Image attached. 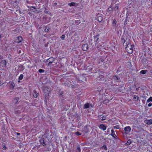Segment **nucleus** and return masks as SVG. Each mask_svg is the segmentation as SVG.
Masks as SVG:
<instances>
[{
  "label": "nucleus",
  "instance_id": "nucleus-42",
  "mask_svg": "<svg viewBox=\"0 0 152 152\" xmlns=\"http://www.w3.org/2000/svg\"><path fill=\"white\" fill-rule=\"evenodd\" d=\"M112 9H113L112 8L110 7V8H108V11H111L112 10Z\"/></svg>",
  "mask_w": 152,
  "mask_h": 152
},
{
  "label": "nucleus",
  "instance_id": "nucleus-29",
  "mask_svg": "<svg viewBox=\"0 0 152 152\" xmlns=\"http://www.w3.org/2000/svg\"><path fill=\"white\" fill-rule=\"evenodd\" d=\"M131 140L129 139V140L126 143V144L127 145H129L131 143Z\"/></svg>",
  "mask_w": 152,
  "mask_h": 152
},
{
  "label": "nucleus",
  "instance_id": "nucleus-47",
  "mask_svg": "<svg viewBox=\"0 0 152 152\" xmlns=\"http://www.w3.org/2000/svg\"><path fill=\"white\" fill-rule=\"evenodd\" d=\"M21 50H19L18 52L19 53H21Z\"/></svg>",
  "mask_w": 152,
  "mask_h": 152
},
{
  "label": "nucleus",
  "instance_id": "nucleus-10",
  "mask_svg": "<svg viewBox=\"0 0 152 152\" xmlns=\"http://www.w3.org/2000/svg\"><path fill=\"white\" fill-rule=\"evenodd\" d=\"M22 39H23L21 37H18L15 40V42L18 43H19L22 40Z\"/></svg>",
  "mask_w": 152,
  "mask_h": 152
},
{
  "label": "nucleus",
  "instance_id": "nucleus-24",
  "mask_svg": "<svg viewBox=\"0 0 152 152\" xmlns=\"http://www.w3.org/2000/svg\"><path fill=\"white\" fill-rule=\"evenodd\" d=\"M76 4L75 2H71L68 4V5L70 6H76Z\"/></svg>",
  "mask_w": 152,
  "mask_h": 152
},
{
  "label": "nucleus",
  "instance_id": "nucleus-53",
  "mask_svg": "<svg viewBox=\"0 0 152 152\" xmlns=\"http://www.w3.org/2000/svg\"><path fill=\"white\" fill-rule=\"evenodd\" d=\"M1 38V35L0 34V39Z\"/></svg>",
  "mask_w": 152,
  "mask_h": 152
},
{
  "label": "nucleus",
  "instance_id": "nucleus-8",
  "mask_svg": "<svg viewBox=\"0 0 152 152\" xmlns=\"http://www.w3.org/2000/svg\"><path fill=\"white\" fill-rule=\"evenodd\" d=\"M6 64L7 62L5 60H3L1 61L0 64V66H1L3 67H4L6 66Z\"/></svg>",
  "mask_w": 152,
  "mask_h": 152
},
{
  "label": "nucleus",
  "instance_id": "nucleus-15",
  "mask_svg": "<svg viewBox=\"0 0 152 152\" xmlns=\"http://www.w3.org/2000/svg\"><path fill=\"white\" fill-rule=\"evenodd\" d=\"M129 15H127V14H126V19L125 20L124 22L125 25H126V24H127V23L129 22Z\"/></svg>",
  "mask_w": 152,
  "mask_h": 152
},
{
  "label": "nucleus",
  "instance_id": "nucleus-19",
  "mask_svg": "<svg viewBox=\"0 0 152 152\" xmlns=\"http://www.w3.org/2000/svg\"><path fill=\"white\" fill-rule=\"evenodd\" d=\"M99 35H97L95 36L94 37V40L95 42H96L99 39Z\"/></svg>",
  "mask_w": 152,
  "mask_h": 152
},
{
  "label": "nucleus",
  "instance_id": "nucleus-21",
  "mask_svg": "<svg viewBox=\"0 0 152 152\" xmlns=\"http://www.w3.org/2000/svg\"><path fill=\"white\" fill-rule=\"evenodd\" d=\"M99 118L102 120H104L106 119V117L105 116H104L102 115H100L99 116Z\"/></svg>",
  "mask_w": 152,
  "mask_h": 152
},
{
  "label": "nucleus",
  "instance_id": "nucleus-37",
  "mask_svg": "<svg viewBox=\"0 0 152 152\" xmlns=\"http://www.w3.org/2000/svg\"><path fill=\"white\" fill-rule=\"evenodd\" d=\"M114 128V129H118L119 128V125H117V126H114L113 128Z\"/></svg>",
  "mask_w": 152,
  "mask_h": 152
},
{
  "label": "nucleus",
  "instance_id": "nucleus-35",
  "mask_svg": "<svg viewBox=\"0 0 152 152\" xmlns=\"http://www.w3.org/2000/svg\"><path fill=\"white\" fill-rule=\"evenodd\" d=\"M75 24L77 25H78V24L80 23V20H77L75 21Z\"/></svg>",
  "mask_w": 152,
  "mask_h": 152
},
{
  "label": "nucleus",
  "instance_id": "nucleus-14",
  "mask_svg": "<svg viewBox=\"0 0 152 152\" xmlns=\"http://www.w3.org/2000/svg\"><path fill=\"white\" fill-rule=\"evenodd\" d=\"M145 122L148 125H151L152 124V119L146 120L145 121Z\"/></svg>",
  "mask_w": 152,
  "mask_h": 152
},
{
  "label": "nucleus",
  "instance_id": "nucleus-20",
  "mask_svg": "<svg viewBox=\"0 0 152 152\" xmlns=\"http://www.w3.org/2000/svg\"><path fill=\"white\" fill-rule=\"evenodd\" d=\"M90 104L89 103H86L84 105V109H87L90 107Z\"/></svg>",
  "mask_w": 152,
  "mask_h": 152
},
{
  "label": "nucleus",
  "instance_id": "nucleus-52",
  "mask_svg": "<svg viewBox=\"0 0 152 152\" xmlns=\"http://www.w3.org/2000/svg\"><path fill=\"white\" fill-rule=\"evenodd\" d=\"M140 129H141L140 131H141V130H142V128H141Z\"/></svg>",
  "mask_w": 152,
  "mask_h": 152
},
{
  "label": "nucleus",
  "instance_id": "nucleus-33",
  "mask_svg": "<svg viewBox=\"0 0 152 152\" xmlns=\"http://www.w3.org/2000/svg\"><path fill=\"white\" fill-rule=\"evenodd\" d=\"M19 68L21 70H23L24 69V66L22 65H20V66L19 67Z\"/></svg>",
  "mask_w": 152,
  "mask_h": 152
},
{
  "label": "nucleus",
  "instance_id": "nucleus-46",
  "mask_svg": "<svg viewBox=\"0 0 152 152\" xmlns=\"http://www.w3.org/2000/svg\"><path fill=\"white\" fill-rule=\"evenodd\" d=\"M57 5V3L56 2H54L53 4V5L54 6H56Z\"/></svg>",
  "mask_w": 152,
  "mask_h": 152
},
{
  "label": "nucleus",
  "instance_id": "nucleus-39",
  "mask_svg": "<svg viewBox=\"0 0 152 152\" xmlns=\"http://www.w3.org/2000/svg\"><path fill=\"white\" fill-rule=\"evenodd\" d=\"M46 13H48V10L47 8H45V10L44 11Z\"/></svg>",
  "mask_w": 152,
  "mask_h": 152
},
{
  "label": "nucleus",
  "instance_id": "nucleus-38",
  "mask_svg": "<svg viewBox=\"0 0 152 152\" xmlns=\"http://www.w3.org/2000/svg\"><path fill=\"white\" fill-rule=\"evenodd\" d=\"M40 73H43L44 72V70L42 69H40L39 70Z\"/></svg>",
  "mask_w": 152,
  "mask_h": 152
},
{
  "label": "nucleus",
  "instance_id": "nucleus-23",
  "mask_svg": "<svg viewBox=\"0 0 152 152\" xmlns=\"http://www.w3.org/2000/svg\"><path fill=\"white\" fill-rule=\"evenodd\" d=\"M30 10L31 11L33 12H35V11L33 10V9L35 10V11H37V10H36V8L32 6L30 7Z\"/></svg>",
  "mask_w": 152,
  "mask_h": 152
},
{
  "label": "nucleus",
  "instance_id": "nucleus-27",
  "mask_svg": "<svg viewBox=\"0 0 152 152\" xmlns=\"http://www.w3.org/2000/svg\"><path fill=\"white\" fill-rule=\"evenodd\" d=\"M49 27L48 26H46L44 30V31L45 32H48L49 31Z\"/></svg>",
  "mask_w": 152,
  "mask_h": 152
},
{
  "label": "nucleus",
  "instance_id": "nucleus-7",
  "mask_svg": "<svg viewBox=\"0 0 152 152\" xmlns=\"http://www.w3.org/2000/svg\"><path fill=\"white\" fill-rule=\"evenodd\" d=\"M88 45L87 44H83L82 47V49L84 51L87 50L88 49Z\"/></svg>",
  "mask_w": 152,
  "mask_h": 152
},
{
  "label": "nucleus",
  "instance_id": "nucleus-43",
  "mask_svg": "<svg viewBox=\"0 0 152 152\" xmlns=\"http://www.w3.org/2000/svg\"><path fill=\"white\" fill-rule=\"evenodd\" d=\"M116 23H117V22H116V20H114L113 21V23L116 24Z\"/></svg>",
  "mask_w": 152,
  "mask_h": 152
},
{
  "label": "nucleus",
  "instance_id": "nucleus-34",
  "mask_svg": "<svg viewBox=\"0 0 152 152\" xmlns=\"http://www.w3.org/2000/svg\"><path fill=\"white\" fill-rule=\"evenodd\" d=\"M118 6L117 5H115V7L114 8V9L115 11H116L118 9Z\"/></svg>",
  "mask_w": 152,
  "mask_h": 152
},
{
  "label": "nucleus",
  "instance_id": "nucleus-26",
  "mask_svg": "<svg viewBox=\"0 0 152 152\" xmlns=\"http://www.w3.org/2000/svg\"><path fill=\"white\" fill-rule=\"evenodd\" d=\"M147 71V70H142L140 71V73L142 74H144L146 73Z\"/></svg>",
  "mask_w": 152,
  "mask_h": 152
},
{
  "label": "nucleus",
  "instance_id": "nucleus-41",
  "mask_svg": "<svg viewBox=\"0 0 152 152\" xmlns=\"http://www.w3.org/2000/svg\"><path fill=\"white\" fill-rule=\"evenodd\" d=\"M103 77V76L102 75H99V77H98V78H102Z\"/></svg>",
  "mask_w": 152,
  "mask_h": 152
},
{
  "label": "nucleus",
  "instance_id": "nucleus-49",
  "mask_svg": "<svg viewBox=\"0 0 152 152\" xmlns=\"http://www.w3.org/2000/svg\"><path fill=\"white\" fill-rule=\"evenodd\" d=\"M2 84L1 82L0 81V86Z\"/></svg>",
  "mask_w": 152,
  "mask_h": 152
},
{
  "label": "nucleus",
  "instance_id": "nucleus-5",
  "mask_svg": "<svg viewBox=\"0 0 152 152\" xmlns=\"http://www.w3.org/2000/svg\"><path fill=\"white\" fill-rule=\"evenodd\" d=\"M131 128L130 126H126L124 128V130L125 131V134H129L130 132Z\"/></svg>",
  "mask_w": 152,
  "mask_h": 152
},
{
  "label": "nucleus",
  "instance_id": "nucleus-4",
  "mask_svg": "<svg viewBox=\"0 0 152 152\" xmlns=\"http://www.w3.org/2000/svg\"><path fill=\"white\" fill-rule=\"evenodd\" d=\"M56 59V58L53 57H50L48 59H47L46 62H48V66L51 65V64L53 63H55V60ZM56 64L57 62H56Z\"/></svg>",
  "mask_w": 152,
  "mask_h": 152
},
{
  "label": "nucleus",
  "instance_id": "nucleus-16",
  "mask_svg": "<svg viewBox=\"0 0 152 152\" xmlns=\"http://www.w3.org/2000/svg\"><path fill=\"white\" fill-rule=\"evenodd\" d=\"M33 97L35 98H36L38 96V94L37 92L35 90H34L33 91Z\"/></svg>",
  "mask_w": 152,
  "mask_h": 152
},
{
  "label": "nucleus",
  "instance_id": "nucleus-13",
  "mask_svg": "<svg viewBox=\"0 0 152 152\" xmlns=\"http://www.w3.org/2000/svg\"><path fill=\"white\" fill-rule=\"evenodd\" d=\"M113 78L114 80L115 81L118 82L120 81V77L117 76H114Z\"/></svg>",
  "mask_w": 152,
  "mask_h": 152
},
{
  "label": "nucleus",
  "instance_id": "nucleus-6",
  "mask_svg": "<svg viewBox=\"0 0 152 152\" xmlns=\"http://www.w3.org/2000/svg\"><path fill=\"white\" fill-rule=\"evenodd\" d=\"M19 100V97H15L12 100V103L14 104H18V101Z\"/></svg>",
  "mask_w": 152,
  "mask_h": 152
},
{
  "label": "nucleus",
  "instance_id": "nucleus-36",
  "mask_svg": "<svg viewBox=\"0 0 152 152\" xmlns=\"http://www.w3.org/2000/svg\"><path fill=\"white\" fill-rule=\"evenodd\" d=\"M75 134L77 135V136H79L81 135V133H80L79 132H77L75 133Z\"/></svg>",
  "mask_w": 152,
  "mask_h": 152
},
{
  "label": "nucleus",
  "instance_id": "nucleus-55",
  "mask_svg": "<svg viewBox=\"0 0 152 152\" xmlns=\"http://www.w3.org/2000/svg\"><path fill=\"white\" fill-rule=\"evenodd\" d=\"M1 10H0V13H1Z\"/></svg>",
  "mask_w": 152,
  "mask_h": 152
},
{
  "label": "nucleus",
  "instance_id": "nucleus-50",
  "mask_svg": "<svg viewBox=\"0 0 152 152\" xmlns=\"http://www.w3.org/2000/svg\"><path fill=\"white\" fill-rule=\"evenodd\" d=\"M101 61H102L103 62L104 60L103 59H102V60H101Z\"/></svg>",
  "mask_w": 152,
  "mask_h": 152
},
{
  "label": "nucleus",
  "instance_id": "nucleus-32",
  "mask_svg": "<svg viewBox=\"0 0 152 152\" xmlns=\"http://www.w3.org/2000/svg\"><path fill=\"white\" fill-rule=\"evenodd\" d=\"M23 77V74H21L19 77V79L20 80H22Z\"/></svg>",
  "mask_w": 152,
  "mask_h": 152
},
{
  "label": "nucleus",
  "instance_id": "nucleus-25",
  "mask_svg": "<svg viewBox=\"0 0 152 152\" xmlns=\"http://www.w3.org/2000/svg\"><path fill=\"white\" fill-rule=\"evenodd\" d=\"M99 138H100V140L101 141H103L104 140H106L104 138V137L102 136H101L99 137Z\"/></svg>",
  "mask_w": 152,
  "mask_h": 152
},
{
  "label": "nucleus",
  "instance_id": "nucleus-30",
  "mask_svg": "<svg viewBox=\"0 0 152 152\" xmlns=\"http://www.w3.org/2000/svg\"><path fill=\"white\" fill-rule=\"evenodd\" d=\"M139 97L137 95H134L133 96V99H136L137 100L138 99Z\"/></svg>",
  "mask_w": 152,
  "mask_h": 152
},
{
  "label": "nucleus",
  "instance_id": "nucleus-1",
  "mask_svg": "<svg viewBox=\"0 0 152 152\" xmlns=\"http://www.w3.org/2000/svg\"><path fill=\"white\" fill-rule=\"evenodd\" d=\"M84 69L88 71V72H94L95 73H97L98 71L96 67L91 65L84 66Z\"/></svg>",
  "mask_w": 152,
  "mask_h": 152
},
{
  "label": "nucleus",
  "instance_id": "nucleus-45",
  "mask_svg": "<svg viewBox=\"0 0 152 152\" xmlns=\"http://www.w3.org/2000/svg\"><path fill=\"white\" fill-rule=\"evenodd\" d=\"M152 103H149V104H148V106H149V107H151L152 106Z\"/></svg>",
  "mask_w": 152,
  "mask_h": 152
},
{
  "label": "nucleus",
  "instance_id": "nucleus-54",
  "mask_svg": "<svg viewBox=\"0 0 152 152\" xmlns=\"http://www.w3.org/2000/svg\"><path fill=\"white\" fill-rule=\"evenodd\" d=\"M1 56H0V59H1Z\"/></svg>",
  "mask_w": 152,
  "mask_h": 152
},
{
  "label": "nucleus",
  "instance_id": "nucleus-31",
  "mask_svg": "<svg viewBox=\"0 0 152 152\" xmlns=\"http://www.w3.org/2000/svg\"><path fill=\"white\" fill-rule=\"evenodd\" d=\"M102 149H104L105 150H107V147L105 145H104L102 147Z\"/></svg>",
  "mask_w": 152,
  "mask_h": 152
},
{
  "label": "nucleus",
  "instance_id": "nucleus-48",
  "mask_svg": "<svg viewBox=\"0 0 152 152\" xmlns=\"http://www.w3.org/2000/svg\"><path fill=\"white\" fill-rule=\"evenodd\" d=\"M16 134H17V135H20V133H17Z\"/></svg>",
  "mask_w": 152,
  "mask_h": 152
},
{
  "label": "nucleus",
  "instance_id": "nucleus-22",
  "mask_svg": "<svg viewBox=\"0 0 152 152\" xmlns=\"http://www.w3.org/2000/svg\"><path fill=\"white\" fill-rule=\"evenodd\" d=\"M76 152H81V149L80 145H77V146Z\"/></svg>",
  "mask_w": 152,
  "mask_h": 152
},
{
  "label": "nucleus",
  "instance_id": "nucleus-12",
  "mask_svg": "<svg viewBox=\"0 0 152 152\" xmlns=\"http://www.w3.org/2000/svg\"><path fill=\"white\" fill-rule=\"evenodd\" d=\"M100 15L98 14L97 15V20L99 22H100L103 20V18L102 16H99Z\"/></svg>",
  "mask_w": 152,
  "mask_h": 152
},
{
  "label": "nucleus",
  "instance_id": "nucleus-28",
  "mask_svg": "<svg viewBox=\"0 0 152 152\" xmlns=\"http://www.w3.org/2000/svg\"><path fill=\"white\" fill-rule=\"evenodd\" d=\"M150 102H152V97H150L147 101V103H148Z\"/></svg>",
  "mask_w": 152,
  "mask_h": 152
},
{
  "label": "nucleus",
  "instance_id": "nucleus-2",
  "mask_svg": "<svg viewBox=\"0 0 152 152\" xmlns=\"http://www.w3.org/2000/svg\"><path fill=\"white\" fill-rule=\"evenodd\" d=\"M126 47L125 48L127 52L130 53H131L133 52V48L132 45L129 43V42L127 44Z\"/></svg>",
  "mask_w": 152,
  "mask_h": 152
},
{
  "label": "nucleus",
  "instance_id": "nucleus-9",
  "mask_svg": "<svg viewBox=\"0 0 152 152\" xmlns=\"http://www.w3.org/2000/svg\"><path fill=\"white\" fill-rule=\"evenodd\" d=\"M110 135L112 136L114 139L118 138V137L115 133L113 129L111 130V133Z\"/></svg>",
  "mask_w": 152,
  "mask_h": 152
},
{
  "label": "nucleus",
  "instance_id": "nucleus-17",
  "mask_svg": "<svg viewBox=\"0 0 152 152\" xmlns=\"http://www.w3.org/2000/svg\"><path fill=\"white\" fill-rule=\"evenodd\" d=\"M39 141L41 144H42L43 146H45L46 144L44 141V139H40L39 140Z\"/></svg>",
  "mask_w": 152,
  "mask_h": 152
},
{
  "label": "nucleus",
  "instance_id": "nucleus-40",
  "mask_svg": "<svg viewBox=\"0 0 152 152\" xmlns=\"http://www.w3.org/2000/svg\"><path fill=\"white\" fill-rule=\"evenodd\" d=\"M65 35H62L61 38L63 40L65 38Z\"/></svg>",
  "mask_w": 152,
  "mask_h": 152
},
{
  "label": "nucleus",
  "instance_id": "nucleus-51",
  "mask_svg": "<svg viewBox=\"0 0 152 152\" xmlns=\"http://www.w3.org/2000/svg\"><path fill=\"white\" fill-rule=\"evenodd\" d=\"M79 81H82V80H79Z\"/></svg>",
  "mask_w": 152,
  "mask_h": 152
},
{
  "label": "nucleus",
  "instance_id": "nucleus-44",
  "mask_svg": "<svg viewBox=\"0 0 152 152\" xmlns=\"http://www.w3.org/2000/svg\"><path fill=\"white\" fill-rule=\"evenodd\" d=\"M7 148L4 145H3V149L5 150Z\"/></svg>",
  "mask_w": 152,
  "mask_h": 152
},
{
  "label": "nucleus",
  "instance_id": "nucleus-11",
  "mask_svg": "<svg viewBox=\"0 0 152 152\" xmlns=\"http://www.w3.org/2000/svg\"><path fill=\"white\" fill-rule=\"evenodd\" d=\"M99 127L100 129L104 131L106 129V127L103 124H100L99 126Z\"/></svg>",
  "mask_w": 152,
  "mask_h": 152
},
{
  "label": "nucleus",
  "instance_id": "nucleus-18",
  "mask_svg": "<svg viewBox=\"0 0 152 152\" xmlns=\"http://www.w3.org/2000/svg\"><path fill=\"white\" fill-rule=\"evenodd\" d=\"M15 86V85L14 82L12 81L10 83V89H13L14 88V86Z\"/></svg>",
  "mask_w": 152,
  "mask_h": 152
},
{
  "label": "nucleus",
  "instance_id": "nucleus-3",
  "mask_svg": "<svg viewBox=\"0 0 152 152\" xmlns=\"http://www.w3.org/2000/svg\"><path fill=\"white\" fill-rule=\"evenodd\" d=\"M123 37L121 38V42L123 43L124 46L126 45L129 42V39H127L126 37Z\"/></svg>",
  "mask_w": 152,
  "mask_h": 152
}]
</instances>
